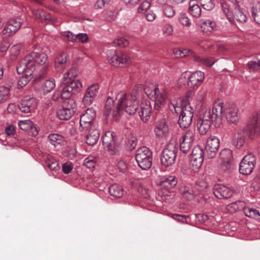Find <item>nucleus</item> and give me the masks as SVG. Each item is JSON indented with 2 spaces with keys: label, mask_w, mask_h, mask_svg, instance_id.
Returning a JSON list of instances; mask_svg holds the SVG:
<instances>
[{
  "label": "nucleus",
  "mask_w": 260,
  "mask_h": 260,
  "mask_svg": "<svg viewBox=\"0 0 260 260\" xmlns=\"http://www.w3.org/2000/svg\"><path fill=\"white\" fill-rule=\"evenodd\" d=\"M169 108L172 113L180 115L178 123L182 128H187L190 125L193 113L192 108L186 100L180 98L171 99Z\"/></svg>",
  "instance_id": "3"
},
{
  "label": "nucleus",
  "mask_w": 260,
  "mask_h": 260,
  "mask_svg": "<svg viewBox=\"0 0 260 260\" xmlns=\"http://www.w3.org/2000/svg\"><path fill=\"white\" fill-rule=\"evenodd\" d=\"M56 116L60 120H65V108L63 107L59 108L56 112Z\"/></svg>",
  "instance_id": "62"
},
{
  "label": "nucleus",
  "mask_w": 260,
  "mask_h": 260,
  "mask_svg": "<svg viewBox=\"0 0 260 260\" xmlns=\"http://www.w3.org/2000/svg\"><path fill=\"white\" fill-rule=\"evenodd\" d=\"M234 161L233 152L230 149H224L219 154V161Z\"/></svg>",
  "instance_id": "32"
},
{
  "label": "nucleus",
  "mask_w": 260,
  "mask_h": 260,
  "mask_svg": "<svg viewBox=\"0 0 260 260\" xmlns=\"http://www.w3.org/2000/svg\"><path fill=\"white\" fill-rule=\"evenodd\" d=\"M99 89V85L98 83H93L87 89L86 93L95 97Z\"/></svg>",
  "instance_id": "50"
},
{
  "label": "nucleus",
  "mask_w": 260,
  "mask_h": 260,
  "mask_svg": "<svg viewBox=\"0 0 260 260\" xmlns=\"http://www.w3.org/2000/svg\"><path fill=\"white\" fill-rule=\"evenodd\" d=\"M19 128L28 133L32 136H36L38 134V130L32 121L29 119L20 120L18 122Z\"/></svg>",
  "instance_id": "20"
},
{
  "label": "nucleus",
  "mask_w": 260,
  "mask_h": 260,
  "mask_svg": "<svg viewBox=\"0 0 260 260\" xmlns=\"http://www.w3.org/2000/svg\"><path fill=\"white\" fill-rule=\"evenodd\" d=\"M113 44L120 47H126L129 45L128 41L124 38H118L113 41Z\"/></svg>",
  "instance_id": "46"
},
{
  "label": "nucleus",
  "mask_w": 260,
  "mask_h": 260,
  "mask_svg": "<svg viewBox=\"0 0 260 260\" xmlns=\"http://www.w3.org/2000/svg\"><path fill=\"white\" fill-rule=\"evenodd\" d=\"M172 218L174 220L184 223L186 221V217L184 215L178 214H174L172 216Z\"/></svg>",
  "instance_id": "61"
},
{
  "label": "nucleus",
  "mask_w": 260,
  "mask_h": 260,
  "mask_svg": "<svg viewBox=\"0 0 260 260\" xmlns=\"http://www.w3.org/2000/svg\"><path fill=\"white\" fill-rule=\"evenodd\" d=\"M178 147L175 143H169L164 149L160 160L162 165L166 167H169L173 165L176 160Z\"/></svg>",
  "instance_id": "6"
},
{
  "label": "nucleus",
  "mask_w": 260,
  "mask_h": 260,
  "mask_svg": "<svg viewBox=\"0 0 260 260\" xmlns=\"http://www.w3.org/2000/svg\"><path fill=\"white\" fill-rule=\"evenodd\" d=\"M96 160L93 156L86 158L84 160V165L88 168L91 169L94 167Z\"/></svg>",
  "instance_id": "52"
},
{
  "label": "nucleus",
  "mask_w": 260,
  "mask_h": 260,
  "mask_svg": "<svg viewBox=\"0 0 260 260\" xmlns=\"http://www.w3.org/2000/svg\"><path fill=\"white\" fill-rule=\"evenodd\" d=\"M163 32L168 36H171L173 32V27L172 25L166 24L162 29Z\"/></svg>",
  "instance_id": "59"
},
{
  "label": "nucleus",
  "mask_w": 260,
  "mask_h": 260,
  "mask_svg": "<svg viewBox=\"0 0 260 260\" xmlns=\"http://www.w3.org/2000/svg\"><path fill=\"white\" fill-rule=\"evenodd\" d=\"M55 82H44L43 86V90L44 93H47L55 87Z\"/></svg>",
  "instance_id": "54"
},
{
  "label": "nucleus",
  "mask_w": 260,
  "mask_h": 260,
  "mask_svg": "<svg viewBox=\"0 0 260 260\" xmlns=\"http://www.w3.org/2000/svg\"><path fill=\"white\" fill-rule=\"evenodd\" d=\"M21 23V19L19 17L11 19L5 25L3 30V34H11L16 32L20 28Z\"/></svg>",
  "instance_id": "18"
},
{
  "label": "nucleus",
  "mask_w": 260,
  "mask_h": 260,
  "mask_svg": "<svg viewBox=\"0 0 260 260\" xmlns=\"http://www.w3.org/2000/svg\"><path fill=\"white\" fill-rule=\"evenodd\" d=\"M194 61L202 63V64L206 65L208 67L212 66L213 63L214 61H213V59L211 58H201L200 56H197L196 54L194 55Z\"/></svg>",
  "instance_id": "40"
},
{
  "label": "nucleus",
  "mask_w": 260,
  "mask_h": 260,
  "mask_svg": "<svg viewBox=\"0 0 260 260\" xmlns=\"http://www.w3.org/2000/svg\"><path fill=\"white\" fill-rule=\"evenodd\" d=\"M204 154L206 156V151L204 152L202 147L200 146H197L194 147L192 151L191 158H204Z\"/></svg>",
  "instance_id": "39"
},
{
  "label": "nucleus",
  "mask_w": 260,
  "mask_h": 260,
  "mask_svg": "<svg viewBox=\"0 0 260 260\" xmlns=\"http://www.w3.org/2000/svg\"><path fill=\"white\" fill-rule=\"evenodd\" d=\"M234 192L233 188L224 185H217L213 189V193L218 199H228L231 197Z\"/></svg>",
  "instance_id": "17"
},
{
  "label": "nucleus",
  "mask_w": 260,
  "mask_h": 260,
  "mask_svg": "<svg viewBox=\"0 0 260 260\" xmlns=\"http://www.w3.org/2000/svg\"><path fill=\"white\" fill-rule=\"evenodd\" d=\"M234 17L237 21L243 23L247 20L246 15L242 11L239 5L235 6Z\"/></svg>",
  "instance_id": "33"
},
{
  "label": "nucleus",
  "mask_w": 260,
  "mask_h": 260,
  "mask_svg": "<svg viewBox=\"0 0 260 260\" xmlns=\"http://www.w3.org/2000/svg\"><path fill=\"white\" fill-rule=\"evenodd\" d=\"M195 0H191L189 3V13L195 18H199L201 15V9L198 4H195Z\"/></svg>",
  "instance_id": "31"
},
{
  "label": "nucleus",
  "mask_w": 260,
  "mask_h": 260,
  "mask_svg": "<svg viewBox=\"0 0 260 260\" xmlns=\"http://www.w3.org/2000/svg\"><path fill=\"white\" fill-rule=\"evenodd\" d=\"M77 70L75 68L71 69L67 72L68 79L71 80V81H75L74 78L77 76ZM67 79V78L66 77V80Z\"/></svg>",
  "instance_id": "58"
},
{
  "label": "nucleus",
  "mask_w": 260,
  "mask_h": 260,
  "mask_svg": "<svg viewBox=\"0 0 260 260\" xmlns=\"http://www.w3.org/2000/svg\"><path fill=\"white\" fill-rule=\"evenodd\" d=\"M45 166H47L50 170H55L58 167L56 161L47 159L45 162Z\"/></svg>",
  "instance_id": "57"
},
{
  "label": "nucleus",
  "mask_w": 260,
  "mask_h": 260,
  "mask_svg": "<svg viewBox=\"0 0 260 260\" xmlns=\"http://www.w3.org/2000/svg\"><path fill=\"white\" fill-rule=\"evenodd\" d=\"M154 133L158 138H166L169 134V128L166 119H161L156 122Z\"/></svg>",
  "instance_id": "16"
},
{
  "label": "nucleus",
  "mask_w": 260,
  "mask_h": 260,
  "mask_svg": "<svg viewBox=\"0 0 260 260\" xmlns=\"http://www.w3.org/2000/svg\"><path fill=\"white\" fill-rule=\"evenodd\" d=\"M87 130L89 132L86 135V142L88 145H94L99 139V131L96 128L95 126H91Z\"/></svg>",
  "instance_id": "21"
},
{
  "label": "nucleus",
  "mask_w": 260,
  "mask_h": 260,
  "mask_svg": "<svg viewBox=\"0 0 260 260\" xmlns=\"http://www.w3.org/2000/svg\"><path fill=\"white\" fill-rule=\"evenodd\" d=\"M77 40H78L81 42L84 43H86L88 40V37L85 33H81L76 35Z\"/></svg>",
  "instance_id": "60"
},
{
  "label": "nucleus",
  "mask_w": 260,
  "mask_h": 260,
  "mask_svg": "<svg viewBox=\"0 0 260 260\" xmlns=\"http://www.w3.org/2000/svg\"><path fill=\"white\" fill-rule=\"evenodd\" d=\"M247 66L251 71H259L260 60L249 61Z\"/></svg>",
  "instance_id": "51"
},
{
  "label": "nucleus",
  "mask_w": 260,
  "mask_h": 260,
  "mask_svg": "<svg viewBox=\"0 0 260 260\" xmlns=\"http://www.w3.org/2000/svg\"><path fill=\"white\" fill-rule=\"evenodd\" d=\"M177 181L174 176L166 177L161 181V185L169 187H173L176 185Z\"/></svg>",
  "instance_id": "36"
},
{
  "label": "nucleus",
  "mask_w": 260,
  "mask_h": 260,
  "mask_svg": "<svg viewBox=\"0 0 260 260\" xmlns=\"http://www.w3.org/2000/svg\"><path fill=\"white\" fill-rule=\"evenodd\" d=\"M243 212L248 217L260 220V208L245 207L243 208Z\"/></svg>",
  "instance_id": "26"
},
{
  "label": "nucleus",
  "mask_w": 260,
  "mask_h": 260,
  "mask_svg": "<svg viewBox=\"0 0 260 260\" xmlns=\"http://www.w3.org/2000/svg\"><path fill=\"white\" fill-rule=\"evenodd\" d=\"M256 158L252 154L245 155L241 160L239 166V172L243 175L251 174L255 167Z\"/></svg>",
  "instance_id": "10"
},
{
  "label": "nucleus",
  "mask_w": 260,
  "mask_h": 260,
  "mask_svg": "<svg viewBox=\"0 0 260 260\" xmlns=\"http://www.w3.org/2000/svg\"><path fill=\"white\" fill-rule=\"evenodd\" d=\"M221 5L223 12L226 15L229 20H231L230 17L232 16V14L230 11L228 4L225 2H221Z\"/></svg>",
  "instance_id": "56"
},
{
  "label": "nucleus",
  "mask_w": 260,
  "mask_h": 260,
  "mask_svg": "<svg viewBox=\"0 0 260 260\" xmlns=\"http://www.w3.org/2000/svg\"><path fill=\"white\" fill-rule=\"evenodd\" d=\"M96 115L95 111L92 108H88L80 117V124L83 129H88L91 126H95L92 121Z\"/></svg>",
  "instance_id": "15"
},
{
  "label": "nucleus",
  "mask_w": 260,
  "mask_h": 260,
  "mask_svg": "<svg viewBox=\"0 0 260 260\" xmlns=\"http://www.w3.org/2000/svg\"><path fill=\"white\" fill-rule=\"evenodd\" d=\"M109 191L111 196L115 198H121L124 194L123 187L117 184H114L110 186Z\"/></svg>",
  "instance_id": "27"
},
{
  "label": "nucleus",
  "mask_w": 260,
  "mask_h": 260,
  "mask_svg": "<svg viewBox=\"0 0 260 260\" xmlns=\"http://www.w3.org/2000/svg\"><path fill=\"white\" fill-rule=\"evenodd\" d=\"M180 192L182 196L187 200L193 199L195 196L193 189L188 186H182L180 188Z\"/></svg>",
  "instance_id": "28"
},
{
  "label": "nucleus",
  "mask_w": 260,
  "mask_h": 260,
  "mask_svg": "<svg viewBox=\"0 0 260 260\" xmlns=\"http://www.w3.org/2000/svg\"><path fill=\"white\" fill-rule=\"evenodd\" d=\"M47 58L44 53L31 52L21 59L17 65L16 70L18 74H22V80L25 79L27 81H30L33 75L38 79L41 78L48 68L45 64Z\"/></svg>",
  "instance_id": "2"
},
{
  "label": "nucleus",
  "mask_w": 260,
  "mask_h": 260,
  "mask_svg": "<svg viewBox=\"0 0 260 260\" xmlns=\"http://www.w3.org/2000/svg\"><path fill=\"white\" fill-rule=\"evenodd\" d=\"M223 103L221 100L217 99L213 104L212 109H208L204 113L205 118H209L213 121L220 123L221 121L222 114H224Z\"/></svg>",
  "instance_id": "8"
},
{
  "label": "nucleus",
  "mask_w": 260,
  "mask_h": 260,
  "mask_svg": "<svg viewBox=\"0 0 260 260\" xmlns=\"http://www.w3.org/2000/svg\"><path fill=\"white\" fill-rule=\"evenodd\" d=\"M174 53L177 57L180 58L190 55L194 59V55H196L195 53L192 50L188 49L177 50L174 51Z\"/></svg>",
  "instance_id": "37"
},
{
  "label": "nucleus",
  "mask_w": 260,
  "mask_h": 260,
  "mask_svg": "<svg viewBox=\"0 0 260 260\" xmlns=\"http://www.w3.org/2000/svg\"><path fill=\"white\" fill-rule=\"evenodd\" d=\"M41 21L42 22H49L52 20V18L50 14L46 13L44 11L43 15H42L41 19Z\"/></svg>",
  "instance_id": "63"
},
{
  "label": "nucleus",
  "mask_w": 260,
  "mask_h": 260,
  "mask_svg": "<svg viewBox=\"0 0 260 260\" xmlns=\"http://www.w3.org/2000/svg\"><path fill=\"white\" fill-rule=\"evenodd\" d=\"M141 87H135L131 96H127L125 92L121 91L117 95L118 105L113 111V117L117 119L121 110H124L128 114H133L137 111L141 120L146 122L150 118L152 107L149 100H141Z\"/></svg>",
  "instance_id": "1"
},
{
  "label": "nucleus",
  "mask_w": 260,
  "mask_h": 260,
  "mask_svg": "<svg viewBox=\"0 0 260 260\" xmlns=\"http://www.w3.org/2000/svg\"><path fill=\"white\" fill-rule=\"evenodd\" d=\"M251 14L254 21L260 24V8L256 6H253L251 9Z\"/></svg>",
  "instance_id": "44"
},
{
  "label": "nucleus",
  "mask_w": 260,
  "mask_h": 260,
  "mask_svg": "<svg viewBox=\"0 0 260 260\" xmlns=\"http://www.w3.org/2000/svg\"><path fill=\"white\" fill-rule=\"evenodd\" d=\"M10 89L5 86H0V104L7 101L9 98Z\"/></svg>",
  "instance_id": "38"
},
{
  "label": "nucleus",
  "mask_w": 260,
  "mask_h": 260,
  "mask_svg": "<svg viewBox=\"0 0 260 260\" xmlns=\"http://www.w3.org/2000/svg\"><path fill=\"white\" fill-rule=\"evenodd\" d=\"M204 158L194 157L191 158L190 164L194 169H199L202 165Z\"/></svg>",
  "instance_id": "48"
},
{
  "label": "nucleus",
  "mask_w": 260,
  "mask_h": 260,
  "mask_svg": "<svg viewBox=\"0 0 260 260\" xmlns=\"http://www.w3.org/2000/svg\"><path fill=\"white\" fill-rule=\"evenodd\" d=\"M201 22V28L205 33L211 32L216 26V23L210 20H202Z\"/></svg>",
  "instance_id": "29"
},
{
  "label": "nucleus",
  "mask_w": 260,
  "mask_h": 260,
  "mask_svg": "<svg viewBox=\"0 0 260 260\" xmlns=\"http://www.w3.org/2000/svg\"><path fill=\"white\" fill-rule=\"evenodd\" d=\"M224 114L228 122L237 123L239 120L240 114L238 107L234 103H227L224 108Z\"/></svg>",
  "instance_id": "13"
},
{
  "label": "nucleus",
  "mask_w": 260,
  "mask_h": 260,
  "mask_svg": "<svg viewBox=\"0 0 260 260\" xmlns=\"http://www.w3.org/2000/svg\"><path fill=\"white\" fill-rule=\"evenodd\" d=\"M219 169L224 173H230L234 169V161H219Z\"/></svg>",
  "instance_id": "30"
},
{
  "label": "nucleus",
  "mask_w": 260,
  "mask_h": 260,
  "mask_svg": "<svg viewBox=\"0 0 260 260\" xmlns=\"http://www.w3.org/2000/svg\"><path fill=\"white\" fill-rule=\"evenodd\" d=\"M108 60L111 65L118 67L121 65L128 64L131 62V58L124 52L113 50L109 52Z\"/></svg>",
  "instance_id": "7"
},
{
  "label": "nucleus",
  "mask_w": 260,
  "mask_h": 260,
  "mask_svg": "<svg viewBox=\"0 0 260 260\" xmlns=\"http://www.w3.org/2000/svg\"><path fill=\"white\" fill-rule=\"evenodd\" d=\"M245 142L244 131L243 129H239L234 134L232 143L237 148H240L242 146Z\"/></svg>",
  "instance_id": "23"
},
{
  "label": "nucleus",
  "mask_w": 260,
  "mask_h": 260,
  "mask_svg": "<svg viewBox=\"0 0 260 260\" xmlns=\"http://www.w3.org/2000/svg\"><path fill=\"white\" fill-rule=\"evenodd\" d=\"M247 131L250 139L254 138L260 134V113H255L250 117Z\"/></svg>",
  "instance_id": "9"
},
{
  "label": "nucleus",
  "mask_w": 260,
  "mask_h": 260,
  "mask_svg": "<svg viewBox=\"0 0 260 260\" xmlns=\"http://www.w3.org/2000/svg\"><path fill=\"white\" fill-rule=\"evenodd\" d=\"M78 124V119H74L72 120L66 126L67 128L70 131L71 135H74L77 132V127Z\"/></svg>",
  "instance_id": "43"
},
{
  "label": "nucleus",
  "mask_w": 260,
  "mask_h": 260,
  "mask_svg": "<svg viewBox=\"0 0 260 260\" xmlns=\"http://www.w3.org/2000/svg\"><path fill=\"white\" fill-rule=\"evenodd\" d=\"M179 22L183 25L190 26L191 22L188 17L184 13L180 14L179 18Z\"/></svg>",
  "instance_id": "53"
},
{
  "label": "nucleus",
  "mask_w": 260,
  "mask_h": 260,
  "mask_svg": "<svg viewBox=\"0 0 260 260\" xmlns=\"http://www.w3.org/2000/svg\"><path fill=\"white\" fill-rule=\"evenodd\" d=\"M220 145V140L216 136H211L207 140L205 147L206 156L212 158L215 156Z\"/></svg>",
  "instance_id": "14"
},
{
  "label": "nucleus",
  "mask_w": 260,
  "mask_h": 260,
  "mask_svg": "<svg viewBox=\"0 0 260 260\" xmlns=\"http://www.w3.org/2000/svg\"><path fill=\"white\" fill-rule=\"evenodd\" d=\"M76 110V104L72 99H66V120L71 118L75 114Z\"/></svg>",
  "instance_id": "25"
},
{
  "label": "nucleus",
  "mask_w": 260,
  "mask_h": 260,
  "mask_svg": "<svg viewBox=\"0 0 260 260\" xmlns=\"http://www.w3.org/2000/svg\"><path fill=\"white\" fill-rule=\"evenodd\" d=\"M64 53L58 55L55 60V68L57 72H62L64 70Z\"/></svg>",
  "instance_id": "35"
},
{
  "label": "nucleus",
  "mask_w": 260,
  "mask_h": 260,
  "mask_svg": "<svg viewBox=\"0 0 260 260\" xmlns=\"http://www.w3.org/2000/svg\"><path fill=\"white\" fill-rule=\"evenodd\" d=\"M114 105V101L111 98H108L105 105V114L106 116L109 115L111 113L112 107Z\"/></svg>",
  "instance_id": "49"
},
{
  "label": "nucleus",
  "mask_w": 260,
  "mask_h": 260,
  "mask_svg": "<svg viewBox=\"0 0 260 260\" xmlns=\"http://www.w3.org/2000/svg\"><path fill=\"white\" fill-rule=\"evenodd\" d=\"M102 139L105 149L109 151L111 154H114L117 152V144L114 132L112 131L106 132Z\"/></svg>",
  "instance_id": "11"
},
{
  "label": "nucleus",
  "mask_w": 260,
  "mask_h": 260,
  "mask_svg": "<svg viewBox=\"0 0 260 260\" xmlns=\"http://www.w3.org/2000/svg\"><path fill=\"white\" fill-rule=\"evenodd\" d=\"M213 122L209 118H205V115L204 114L202 119H200L198 121V129L201 135H205L209 130L212 122Z\"/></svg>",
  "instance_id": "22"
},
{
  "label": "nucleus",
  "mask_w": 260,
  "mask_h": 260,
  "mask_svg": "<svg viewBox=\"0 0 260 260\" xmlns=\"http://www.w3.org/2000/svg\"><path fill=\"white\" fill-rule=\"evenodd\" d=\"M48 141L55 147H58L62 143L63 138L57 134H52L48 137Z\"/></svg>",
  "instance_id": "34"
},
{
  "label": "nucleus",
  "mask_w": 260,
  "mask_h": 260,
  "mask_svg": "<svg viewBox=\"0 0 260 260\" xmlns=\"http://www.w3.org/2000/svg\"><path fill=\"white\" fill-rule=\"evenodd\" d=\"M202 7L207 10L210 11L214 8V0H200Z\"/></svg>",
  "instance_id": "45"
},
{
  "label": "nucleus",
  "mask_w": 260,
  "mask_h": 260,
  "mask_svg": "<svg viewBox=\"0 0 260 260\" xmlns=\"http://www.w3.org/2000/svg\"><path fill=\"white\" fill-rule=\"evenodd\" d=\"M10 46V44L7 41H3L0 44V51L5 52Z\"/></svg>",
  "instance_id": "64"
},
{
  "label": "nucleus",
  "mask_w": 260,
  "mask_h": 260,
  "mask_svg": "<svg viewBox=\"0 0 260 260\" xmlns=\"http://www.w3.org/2000/svg\"><path fill=\"white\" fill-rule=\"evenodd\" d=\"M150 2L149 0H146L142 2L138 9L139 13H144L147 12L150 7Z\"/></svg>",
  "instance_id": "47"
},
{
  "label": "nucleus",
  "mask_w": 260,
  "mask_h": 260,
  "mask_svg": "<svg viewBox=\"0 0 260 260\" xmlns=\"http://www.w3.org/2000/svg\"><path fill=\"white\" fill-rule=\"evenodd\" d=\"M204 73L201 71H196L190 73V78L189 81H203L204 80Z\"/></svg>",
  "instance_id": "42"
},
{
  "label": "nucleus",
  "mask_w": 260,
  "mask_h": 260,
  "mask_svg": "<svg viewBox=\"0 0 260 260\" xmlns=\"http://www.w3.org/2000/svg\"><path fill=\"white\" fill-rule=\"evenodd\" d=\"M135 158L139 166L142 170H147L151 167L152 152L147 147L143 146L138 149Z\"/></svg>",
  "instance_id": "5"
},
{
  "label": "nucleus",
  "mask_w": 260,
  "mask_h": 260,
  "mask_svg": "<svg viewBox=\"0 0 260 260\" xmlns=\"http://www.w3.org/2000/svg\"><path fill=\"white\" fill-rule=\"evenodd\" d=\"M95 97L86 93L84 96L83 102L85 106H89L92 104Z\"/></svg>",
  "instance_id": "55"
},
{
  "label": "nucleus",
  "mask_w": 260,
  "mask_h": 260,
  "mask_svg": "<svg viewBox=\"0 0 260 260\" xmlns=\"http://www.w3.org/2000/svg\"><path fill=\"white\" fill-rule=\"evenodd\" d=\"M22 49V45L20 43L12 45L9 50L8 58L10 60H15L21 52Z\"/></svg>",
  "instance_id": "24"
},
{
  "label": "nucleus",
  "mask_w": 260,
  "mask_h": 260,
  "mask_svg": "<svg viewBox=\"0 0 260 260\" xmlns=\"http://www.w3.org/2000/svg\"><path fill=\"white\" fill-rule=\"evenodd\" d=\"M194 129L187 131L180 139V148L183 153H187L191 148L195 139Z\"/></svg>",
  "instance_id": "12"
},
{
  "label": "nucleus",
  "mask_w": 260,
  "mask_h": 260,
  "mask_svg": "<svg viewBox=\"0 0 260 260\" xmlns=\"http://www.w3.org/2000/svg\"><path fill=\"white\" fill-rule=\"evenodd\" d=\"M37 106V102L34 98H25L18 105L19 110L23 113H27L34 110Z\"/></svg>",
  "instance_id": "19"
},
{
  "label": "nucleus",
  "mask_w": 260,
  "mask_h": 260,
  "mask_svg": "<svg viewBox=\"0 0 260 260\" xmlns=\"http://www.w3.org/2000/svg\"><path fill=\"white\" fill-rule=\"evenodd\" d=\"M144 90L148 96L154 98V109L160 110L165 105L167 98L166 92L165 91H160L158 87H154L151 83L148 87H145Z\"/></svg>",
  "instance_id": "4"
},
{
  "label": "nucleus",
  "mask_w": 260,
  "mask_h": 260,
  "mask_svg": "<svg viewBox=\"0 0 260 260\" xmlns=\"http://www.w3.org/2000/svg\"><path fill=\"white\" fill-rule=\"evenodd\" d=\"M164 14L167 17L171 18L175 14V10L174 7L169 5H165L162 8Z\"/></svg>",
  "instance_id": "41"
}]
</instances>
